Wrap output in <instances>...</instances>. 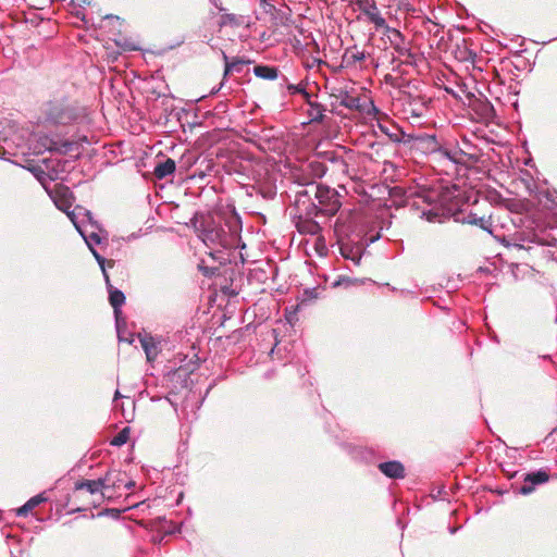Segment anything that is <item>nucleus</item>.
I'll list each match as a JSON object with an SVG mask.
<instances>
[{"label": "nucleus", "instance_id": "1a4fd4ad", "mask_svg": "<svg viewBox=\"0 0 557 557\" xmlns=\"http://www.w3.org/2000/svg\"><path fill=\"white\" fill-rule=\"evenodd\" d=\"M104 485L102 478L97 480H83L75 483L73 496L75 499L84 498L85 494H89L92 499L89 502L96 505L97 502L103 499Z\"/></svg>", "mask_w": 557, "mask_h": 557}, {"label": "nucleus", "instance_id": "bb28decb", "mask_svg": "<svg viewBox=\"0 0 557 557\" xmlns=\"http://www.w3.org/2000/svg\"><path fill=\"white\" fill-rule=\"evenodd\" d=\"M307 171L310 173L312 178H318L325 174L326 166L320 161H311L307 164Z\"/></svg>", "mask_w": 557, "mask_h": 557}, {"label": "nucleus", "instance_id": "f03ea898", "mask_svg": "<svg viewBox=\"0 0 557 557\" xmlns=\"http://www.w3.org/2000/svg\"><path fill=\"white\" fill-rule=\"evenodd\" d=\"M102 481L104 485L103 497L109 500L127 495V492L135 486V482L128 480L125 472L116 469L109 470L102 476Z\"/></svg>", "mask_w": 557, "mask_h": 557}, {"label": "nucleus", "instance_id": "f8f14e48", "mask_svg": "<svg viewBox=\"0 0 557 557\" xmlns=\"http://www.w3.org/2000/svg\"><path fill=\"white\" fill-rule=\"evenodd\" d=\"M438 153L457 164L469 165L476 163L479 160L478 156L465 152L463 150L457 148L440 150Z\"/></svg>", "mask_w": 557, "mask_h": 557}, {"label": "nucleus", "instance_id": "dca6fc26", "mask_svg": "<svg viewBox=\"0 0 557 557\" xmlns=\"http://www.w3.org/2000/svg\"><path fill=\"white\" fill-rule=\"evenodd\" d=\"M379 469L383 474L392 479H403L405 476L403 463L396 460L381 462Z\"/></svg>", "mask_w": 557, "mask_h": 557}, {"label": "nucleus", "instance_id": "7c9ffc66", "mask_svg": "<svg viewBox=\"0 0 557 557\" xmlns=\"http://www.w3.org/2000/svg\"><path fill=\"white\" fill-rule=\"evenodd\" d=\"M78 232L85 237V240L90 248L92 244H100L101 242V238L97 233H91L88 237H86L81 228L78 230Z\"/></svg>", "mask_w": 557, "mask_h": 557}, {"label": "nucleus", "instance_id": "6ab92c4d", "mask_svg": "<svg viewBox=\"0 0 557 557\" xmlns=\"http://www.w3.org/2000/svg\"><path fill=\"white\" fill-rule=\"evenodd\" d=\"M223 59L225 62V69L223 74L224 78L231 73H243L245 65L250 63L249 60H243L238 58L230 60L225 52H223Z\"/></svg>", "mask_w": 557, "mask_h": 557}, {"label": "nucleus", "instance_id": "aec40b11", "mask_svg": "<svg viewBox=\"0 0 557 557\" xmlns=\"http://www.w3.org/2000/svg\"><path fill=\"white\" fill-rule=\"evenodd\" d=\"M140 344H141L143 349L145 350L147 360L153 361L159 354V348H158V345H157L154 338L150 335H144L140 338Z\"/></svg>", "mask_w": 557, "mask_h": 557}, {"label": "nucleus", "instance_id": "412c9836", "mask_svg": "<svg viewBox=\"0 0 557 557\" xmlns=\"http://www.w3.org/2000/svg\"><path fill=\"white\" fill-rule=\"evenodd\" d=\"M175 169V161L171 158H168L165 161L160 162L154 166L153 174L158 180H163L166 176L173 174Z\"/></svg>", "mask_w": 557, "mask_h": 557}, {"label": "nucleus", "instance_id": "9d476101", "mask_svg": "<svg viewBox=\"0 0 557 557\" xmlns=\"http://www.w3.org/2000/svg\"><path fill=\"white\" fill-rule=\"evenodd\" d=\"M341 104L348 109L366 113L367 115L376 116L379 114V110L375 108L371 100L361 99L348 94L342 97Z\"/></svg>", "mask_w": 557, "mask_h": 557}, {"label": "nucleus", "instance_id": "e433bc0d", "mask_svg": "<svg viewBox=\"0 0 557 557\" xmlns=\"http://www.w3.org/2000/svg\"><path fill=\"white\" fill-rule=\"evenodd\" d=\"M108 264H109V267H113V261L112 260L108 261Z\"/></svg>", "mask_w": 557, "mask_h": 557}, {"label": "nucleus", "instance_id": "a211bd4d", "mask_svg": "<svg viewBox=\"0 0 557 557\" xmlns=\"http://www.w3.org/2000/svg\"><path fill=\"white\" fill-rule=\"evenodd\" d=\"M388 39L394 47V49L400 54V55H408L411 57V53L409 49H407L405 44L404 35L396 28H388Z\"/></svg>", "mask_w": 557, "mask_h": 557}, {"label": "nucleus", "instance_id": "20e7f679", "mask_svg": "<svg viewBox=\"0 0 557 557\" xmlns=\"http://www.w3.org/2000/svg\"><path fill=\"white\" fill-rule=\"evenodd\" d=\"M315 198L318 200L319 213L333 216L342 207L339 194L327 186L318 185L315 187Z\"/></svg>", "mask_w": 557, "mask_h": 557}, {"label": "nucleus", "instance_id": "c85d7f7f", "mask_svg": "<svg viewBox=\"0 0 557 557\" xmlns=\"http://www.w3.org/2000/svg\"><path fill=\"white\" fill-rule=\"evenodd\" d=\"M287 91L290 96H294L296 94H301L305 99L310 98V94L306 90V84H287L286 86Z\"/></svg>", "mask_w": 557, "mask_h": 557}, {"label": "nucleus", "instance_id": "6e6552de", "mask_svg": "<svg viewBox=\"0 0 557 557\" xmlns=\"http://www.w3.org/2000/svg\"><path fill=\"white\" fill-rule=\"evenodd\" d=\"M91 251L102 270V273H103V276L106 280V284H107V288L109 292V301H110V305L114 309V314L116 318V325L119 327L120 326V313H121L120 308L125 302V296L121 290L114 288L113 285L111 284L109 275L106 271V262H107L106 259L103 257H101L99 253H97L96 250H94L92 248H91Z\"/></svg>", "mask_w": 557, "mask_h": 557}, {"label": "nucleus", "instance_id": "f3484780", "mask_svg": "<svg viewBox=\"0 0 557 557\" xmlns=\"http://www.w3.org/2000/svg\"><path fill=\"white\" fill-rule=\"evenodd\" d=\"M339 251L345 259L351 260L354 264L358 265L360 263L362 257L361 246L351 243H341Z\"/></svg>", "mask_w": 557, "mask_h": 557}, {"label": "nucleus", "instance_id": "423d86ee", "mask_svg": "<svg viewBox=\"0 0 557 557\" xmlns=\"http://www.w3.org/2000/svg\"><path fill=\"white\" fill-rule=\"evenodd\" d=\"M46 190L48 191L55 207L59 210L65 212L76 228L79 230V226L77 225L74 218V212H70V209L72 208L75 200V197L70 187L59 183L55 184L51 189L46 188Z\"/></svg>", "mask_w": 557, "mask_h": 557}, {"label": "nucleus", "instance_id": "58836bf2", "mask_svg": "<svg viewBox=\"0 0 557 557\" xmlns=\"http://www.w3.org/2000/svg\"><path fill=\"white\" fill-rule=\"evenodd\" d=\"M115 397H120V393H119V391H116V393H115Z\"/></svg>", "mask_w": 557, "mask_h": 557}, {"label": "nucleus", "instance_id": "4be33fe9", "mask_svg": "<svg viewBox=\"0 0 557 557\" xmlns=\"http://www.w3.org/2000/svg\"><path fill=\"white\" fill-rule=\"evenodd\" d=\"M473 109L484 121H490L495 115V110L488 101L478 100L473 103Z\"/></svg>", "mask_w": 557, "mask_h": 557}, {"label": "nucleus", "instance_id": "393cba45", "mask_svg": "<svg viewBox=\"0 0 557 557\" xmlns=\"http://www.w3.org/2000/svg\"><path fill=\"white\" fill-rule=\"evenodd\" d=\"M297 230L302 234L317 235L321 232V226L318 222L306 219L297 223Z\"/></svg>", "mask_w": 557, "mask_h": 557}, {"label": "nucleus", "instance_id": "473e14b6", "mask_svg": "<svg viewBox=\"0 0 557 557\" xmlns=\"http://www.w3.org/2000/svg\"><path fill=\"white\" fill-rule=\"evenodd\" d=\"M325 62L318 58H311L310 60H307L305 63V66L308 69H312L315 65L324 64Z\"/></svg>", "mask_w": 557, "mask_h": 557}, {"label": "nucleus", "instance_id": "9b49d317", "mask_svg": "<svg viewBox=\"0 0 557 557\" xmlns=\"http://www.w3.org/2000/svg\"><path fill=\"white\" fill-rule=\"evenodd\" d=\"M356 3L375 27L381 28L386 25V21L381 15L374 0H357Z\"/></svg>", "mask_w": 557, "mask_h": 557}, {"label": "nucleus", "instance_id": "a878e982", "mask_svg": "<svg viewBox=\"0 0 557 557\" xmlns=\"http://www.w3.org/2000/svg\"><path fill=\"white\" fill-rule=\"evenodd\" d=\"M308 104H309V109H308V115L310 117V121L312 122H321L323 116H324V108L323 106L317 103V102H311L310 101V98L309 99H306Z\"/></svg>", "mask_w": 557, "mask_h": 557}, {"label": "nucleus", "instance_id": "ddd939ff", "mask_svg": "<svg viewBox=\"0 0 557 557\" xmlns=\"http://www.w3.org/2000/svg\"><path fill=\"white\" fill-rule=\"evenodd\" d=\"M367 59L364 51L359 50L357 46L346 48L342 57L344 67H362V62Z\"/></svg>", "mask_w": 557, "mask_h": 557}, {"label": "nucleus", "instance_id": "72a5a7b5", "mask_svg": "<svg viewBox=\"0 0 557 557\" xmlns=\"http://www.w3.org/2000/svg\"><path fill=\"white\" fill-rule=\"evenodd\" d=\"M379 127H380V129H381L383 133H385L386 135H388L393 140H395V141H399V140H400L397 134H391V133L388 132V128H387L384 124H382L381 122L379 123Z\"/></svg>", "mask_w": 557, "mask_h": 557}, {"label": "nucleus", "instance_id": "7ed1b4c3", "mask_svg": "<svg viewBox=\"0 0 557 557\" xmlns=\"http://www.w3.org/2000/svg\"><path fill=\"white\" fill-rule=\"evenodd\" d=\"M422 198L417 202L418 208L421 209V214L430 222H442V220L449 215L450 210L443 207L442 203L434 202V198L438 195L435 190H426L421 193Z\"/></svg>", "mask_w": 557, "mask_h": 557}, {"label": "nucleus", "instance_id": "b1692460", "mask_svg": "<svg viewBox=\"0 0 557 557\" xmlns=\"http://www.w3.org/2000/svg\"><path fill=\"white\" fill-rule=\"evenodd\" d=\"M253 73L257 77H260L263 79L273 81L278 77V70L275 66L256 65L253 67Z\"/></svg>", "mask_w": 557, "mask_h": 557}, {"label": "nucleus", "instance_id": "c9c22d12", "mask_svg": "<svg viewBox=\"0 0 557 557\" xmlns=\"http://www.w3.org/2000/svg\"><path fill=\"white\" fill-rule=\"evenodd\" d=\"M214 5L219 9V11L223 12L224 11V8L219 5L218 2H214Z\"/></svg>", "mask_w": 557, "mask_h": 557}, {"label": "nucleus", "instance_id": "f704fd0d", "mask_svg": "<svg viewBox=\"0 0 557 557\" xmlns=\"http://www.w3.org/2000/svg\"><path fill=\"white\" fill-rule=\"evenodd\" d=\"M338 164L343 169V171L347 168V164L343 160L338 161Z\"/></svg>", "mask_w": 557, "mask_h": 557}, {"label": "nucleus", "instance_id": "39448f33", "mask_svg": "<svg viewBox=\"0 0 557 557\" xmlns=\"http://www.w3.org/2000/svg\"><path fill=\"white\" fill-rule=\"evenodd\" d=\"M44 112L46 121L53 125H67L76 119L74 109L63 102H48Z\"/></svg>", "mask_w": 557, "mask_h": 557}, {"label": "nucleus", "instance_id": "c756f323", "mask_svg": "<svg viewBox=\"0 0 557 557\" xmlns=\"http://www.w3.org/2000/svg\"><path fill=\"white\" fill-rule=\"evenodd\" d=\"M129 438V429L124 428L121 430L110 442L112 446H122L124 445Z\"/></svg>", "mask_w": 557, "mask_h": 557}, {"label": "nucleus", "instance_id": "f257e3e1", "mask_svg": "<svg viewBox=\"0 0 557 557\" xmlns=\"http://www.w3.org/2000/svg\"><path fill=\"white\" fill-rule=\"evenodd\" d=\"M463 222L472 225H476L480 228L492 234L502 244L509 247L528 248V243H536L539 245H552L553 242L544 235L536 234L534 232L515 231L508 234H498L493 224V215L479 216L476 213L469 212L465 218Z\"/></svg>", "mask_w": 557, "mask_h": 557}, {"label": "nucleus", "instance_id": "2f4dec72", "mask_svg": "<svg viewBox=\"0 0 557 557\" xmlns=\"http://www.w3.org/2000/svg\"><path fill=\"white\" fill-rule=\"evenodd\" d=\"M29 1H30V5L37 10H44L47 5H49L52 2V0H29Z\"/></svg>", "mask_w": 557, "mask_h": 557}, {"label": "nucleus", "instance_id": "cd10ccee", "mask_svg": "<svg viewBox=\"0 0 557 557\" xmlns=\"http://www.w3.org/2000/svg\"><path fill=\"white\" fill-rule=\"evenodd\" d=\"M240 24H242V18L239 16H237L235 14H231V13L222 14L220 22H219L220 27H224V26L237 27Z\"/></svg>", "mask_w": 557, "mask_h": 557}, {"label": "nucleus", "instance_id": "5701e85b", "mask_svg": "<svg viewBox=\"0 0 557 557\" xmlns=\"http://www.w3.org/2000/svg\"><path fill=\"white\" fill-rule=\"evenodd\" d=\"M47 498L44 496V494H38L30 499H28L22 507H20L16 510L17 516L25 517L27 516L33 509H35L39 504L46 502Z\"/></svg>", "mask_w": 557, "mask_h": 557}, {"label": "nucleus", "instance_id": "0eeeda50", "mask_svg": "<svg viewBox=\"0 0 557 557\" xmlns=\"http://www.w3.org/2000/svg\"><path fill=\"white\" fill-rule=\"evenodd\" d=\"M404 113L407 119H419L424 116L429 111L430 98L422 95L404 94L400 98Z\"/></svg>", "mask_w": 557, "mask_h": 557}, {"label": "nucleus", "instance_id": "4468645a", "mask_svg": "<svg viewBox=\"0 0 557 557\" xmlns=\"http://www.w3.org/2000/svg\"><path fill=\"white\" fill-rule=\"evenodd\" d=\"M548 479L549 475L544 470L530 472L525 474L524 484L520 487V493L523 495L530 494L533 492L535 485L545 483L548 481Z\"/></svg>", "mask_w": 557, "mask_h": 557}, {"label": "nucleus", "instance_id": "2eb2a0df", "mask_svg": "<svg viewBox=\"0 0 557 557\" xmlns=\"http://www.w3.org/2000/svg\"><path fill=\"white\" fill-rule=\"evenodd\" d=\"M203 242L211 243L221 247H228L231 245L228 234L221 227H212L207 230L203 234Z\"/></svg>", "mask_w": 557, "mask_h": 557}, {"label": "nucleus", "instance_id": "4c0bfd02", "mask_svg": "<svg viewBox=\"0 0 557 557\" xmlns=\"http://www.w3.org/2000/svg\"><path fill=\"white\" fill-rule=\"evenodd\" d=\"M301 184L308 185L309 182L308 181H304Z\"/></svg>", "mask_w": 557, "mask_h": 557}]
</instances>
